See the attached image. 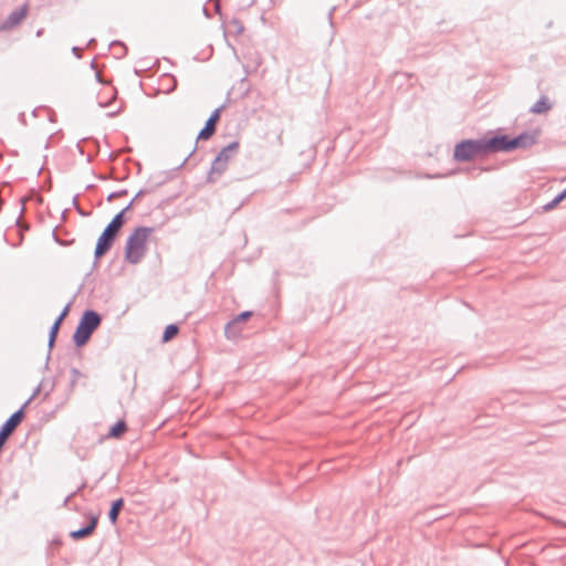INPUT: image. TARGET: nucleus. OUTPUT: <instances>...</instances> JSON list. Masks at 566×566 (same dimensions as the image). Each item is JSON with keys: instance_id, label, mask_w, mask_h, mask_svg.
Wrapping results in <instances>:
<instances>
[{"instance_id": "f257e3e1", "label": "nucleus", "mask_w": 566, "mask_h": 566, "mask_svg": "<svg viewBox=\"0 0 566 566\" xmlns=\"http://www.w3.org/2000/svg\"><path fill=\"white\" fill-rule=\"evenodd\" d=\"M495 153L493 136L490 138L462 139L454 146L453 159L458 163H467L476 157Z\"/></svg>"}, {"instance_id": "f03ea898", "label": "nucleus", "mask_w": 566, "mask_h": 566, "mask_svg": "<svg viewBox=\"0 0 566 566\" xmlns=\"http://www.w3.org/2000/svg\"><path fill=\"white\" fill-rule=\"evenodd\" d=\"M154 228L139 226L128 235L125 245V260L129 264H138L146 254L147 240Z\"/></svg>"}, {"instance_id": "7ed1b4c3", "label": "nucleus", "mask_w": 566, "mask_h": 566, "mask_svg": "<svg viewBox=\"0 0 566 566\" xmlns=\"http://www.w3.org/2000/svg\"><path fill=\"white\" fill-rule=\"evenodd\" d=\"M102 315L94 310H85L73 334L74 345L78 348L85 346L92 334L99 327Z\"/></svg>"}, {"instance_id": "20e7f679", "label": "nucleus", "mask_w": 566, "mask_h": 566, "mask_svg": "<svg viewBox=\"0 0 566 566\" xmlns=\"http://www.w3.org/2000/svg\"><path fill=\"white\" fill-rule=\"evenodd\" d=\"M537 136L536 132H523L515 137H510L505 134L494 135L493 139L496 153H510L515 149H527L532 147L536 144Z\"/></svg>"}, {"instance_id": "39448f33", "label": "nucleus", "mask_w": 566, "mask_h": 566, "mask_svg": "<svg viewBox=\"0 0 566 566\" xmlns=\"http://www.w3.org/2000/svg\"><path fill=\"white\" fill-rule=\"evenodd\" d=\"M239 147V142H232L219 151L208 172V182H214L227 170L229 160L238 153Z\"/></svg>"}, {"instance_id": "423d86ee", "label": "nucleus", "mask_w": 566, "mask_h": 566, "mask_svg": "<svg viewBox=\"0 0 566 566\" xmlns=\"http://www.w3.org/2000/svg\"><path fill=\"white\" fill-rule=\"evenodd\" d=\"M224 107V105H221L210 114L209 118L205 123V126L200 129L197 136V140H208L214 135L217 125L220 120V116Z\"/></svg>"}, {"instance_id": "0eeeda50", "label": "nucleus", "mask_w": 566, "mask_h": 566, "mask_svg": "<svg viewBox=\"0 0 566 566\" xmlns=\"http://www.w3.org/2000/svg\"><path fill=\"white\" fill-rule=\"evenodd\" d=\"M70 308H71V303H67L64 306V308L62 310V312L60 313V315L55 318L54 323L52 324V326L50 328L49 340H48L49 353H48L46 363H45L46 368H48V364H49V360L51 357V350L54 347V344L56 342V337H57L60 327H61L63 321L65 319V317L69 315Z\"/></svg>"}, {"instance_id": "6e6552de", "label": "nucleus", "mask_w": 566, "mask_h": 566, "mask_svg": "<svg viewBox=\"0 0 566 566\" xmlns=\"http://www.w3.org/2000/svg\"><path fill=\"white\" fill-rule=\"evenodd\" d=\"M116 239L117 238H115L114 235H112L109 233H106L105 231H103L101 233V235L97 239L95 250H94V258H95L94 263H93L94 268L97 265V261L112 249Z\"/></svg>"}, {"instance_id": "1a4fd4ad", "label": "nucleus", "mask_w": 566, "mask_h": 566, "mask_svg": "<svg viewBox=\"0 0 566 566\" xmlns=\"http://www.w3.org/2000/svg\"><path fill=\"white\" fill-rule=\"evenodd\" d=\"M28 14V4L13 10L8 18L0 23V31L11 30L19 25Z\"/></svg>"}, {"instance_id": "9d476101", "label": "nucleus", "mask_w": 566, "mask_h": 566, "mask_svg": "<svg viewBox=\"0 0 566 566\" xmlns=\"http://www.w3.org/2000/svg\"><path fill=\"white\" fill-rule=\"evenodd\" d=\"M125 505L124 499L119 497L111 503V507L108 511V518L112 524H116L118 521V516L120 511Z\"/></svg>"}, {"instance_id": "9b49d317", "label": "nucleus", "mask_w": 566, "mask_h": 566, "mask_svg": "<svg viewBox=\"0 0 566 566\" xmlns=\"http://www.w3.org/2000/svg\"><path fill=\"white\" fill-rule=\"evenodd\" d=\"M127 429L128 427L126 421L120 419L109 428L108 437L118 439L127 431Z\"/></svg>"}, {"instance_id": "f8f14e48", "label": "nucleus", "mask_w": 566, "mask_h": 566, "mask_svg": "<svg viewBox=\"0 0 566 566\" xmlns=\"http://www.w3.org/2000/svg\"><path fill=\"white\" fill-rule=\"evenodd\" d=\"M552 107L546 96H542L532 107L531 112L534 114H543Z\"/></svg>"}, {"instance_id": "ddd939ff", "label": "nucleus", "mask_w": 566, "mask_h": 566, "mask_svg": "<svg viewBox=\"0 0 566 566\" xmlns=\"http://www.w3.org/2000/svg\"><path fill=\"white\" fill-rule=\"evenodd\" d=\"M241 334V328L238 323L232 324V319L224 326V335L228 339H234Z\"/></svg>"}, {"instance_id": "4468645a", "label": "nucleus", "mask_w": 566, "mask_h": 566, "mask_svg": "<svg viewBox=\"0 0 566 566\" xmlns=\"http://www.w3.org/2000/svg\"><path fill=\"white\" fill-rule=\"evenodd\" d=\"M151 182L153 180H148L146 186L135 195L133 200L136 201L138 198L143 197L144 195L154 192L158 187L161 186V181H156L154 184Z\"/></svg>"}, {"instance_id": "2eb2a0df", "label": "nucleus", "mask_w": 566, "mask_h": 566, "mask_svg": "<svg viewBox=\"0 0 566 566\" xmlns=\"http://www.w3.org/2000/svg\"><path fill=\"white\" fill-rule=\"evenodd\" d=\"M179 333V327L177 324H169L165 327L161 340L163 343L170 342L177 334Z\"/></svg>"}, {"instance_id": "dca6fc26", "label": "nucleus", "mask_w": 566, "mask_h": 566, "mask_svg": "<svg viewBox=\"0 0 566 566\" xmlns=\"http://www.w3.org/2000/svg\"><path fill=\"white\" fill-rule=\"evenodd\" d=\"M566 199V188L560 191L558 195H556L554 197L553 200H551L549 202H547L544 207H543V210L544 211H551L553 210L554 208H556L562 201H564Z\"/></svg>"}, {"instance_id": "f3484780", "label": "nucleus", "mask_w": 566, "mask_h": 566, "mask_svg": "<svg viewBox=\"0 0 566 566\" xmlns=\"http://www.w3.org/2000/svg\"><path fill=\"white\" fill-rule=\"evenodd\" d=\"M92 535V532L86 526L70 532V537L74 541H81Z\"/></svg>"}, {"instance_id": "a211bd4d", "label": "nucleus", "mask_w": 566, "mask_h": 566, "mask_svg": "<svg viewBox=\"0 0 566 566\" xmlns=\"http://www.w3.org/2000/svg\"><path fill=\"white\" fill-rule=\"evenodd\" d=\"M109 46L115 50L116 48H119V50L115 51V56L116 57H123L126 53H127V48L126 45L120 42V41H113Z\"/></svg>"}, {"instance_id": "6ab92c4d", "label": "nucleus", "mask_w": 566, "mask_h": 566, "mask_svg": "<svg viewBox=\"0 0 566 566\" xmlns=\"http://www.w3.org/2000/svg\"><path fill=\"white\" fill-rule=\"evenodd\" d=\"M252 315L253 312L251 311L241 312L232 319V324L238 323L240 325L241 323L249 321L252 317Z\"/></svg>"}, {"instance_id": "aec40b11", "label": "nucleus", "mask_w": 566, "mask_h": 566, "mask_svg": "<svg viewBox=\"0 0 566 566\" xmlns=\"http://www.w3.org/2000/svg\"><path fill=\"white\" fill-rule=\"evenodd\" d=\"M111 221L122 229L126 222L125 210H120L118 213H116Z\"/></svg>"}, {"instance_id": "412c9836", "label": "nucleus", "mask_w": 566, "mask_h": 566, "mask_svg": "<svg viewBox=\"0 0 566 566\" xmlns=\"http://www.w3.org/2000/svg\"><path fill=\"white\" fill-rule=\"evenodd\" d=\"M88 517V523L85 525L87 528H90V531L92 532V534L94 533V531L96 530V526L98 524V515L97 514H94V513H90L87 515Z\"/></svg>"}, {"instance_id": "4be33fe9", "label": "nucleus", "mask_w": 566, "mask_h": 566, "mask_svg": "<svg viewBox=\"0 0 566 566\" xmlns=\"http://www.w3.org/2000/svg\"><path fill=\"white\" fill-rule=\"evenodd\" d=\"M70 373H71L70 386H71V388H74V386H75V384H76L77 379H78L80 377H82L83 375H82V373H81L77 368H75V367H72V368H71V370H70Z\"/></svg>"}, {"instance_id": "5701e85b", "label": "nucleus", "mask_w": 566, "mask_h": 566, "mask_svg": "<svg viewBox=\"0 0 566 566\" xmlns=\"http://www.w3.org/2000/svg\"><path fill=\"white\" fill-rule=\"evenodd\" d=\"M105 231L106 233H109L112 235H114L115 238L118 237L119 232H120V228H118L116 224H114L112 221L105 227V229L103 230Z\"/></svg>"}, {"instance_id": "b1692460", "label": "nucleus", "mask_w": 566, "mask_h": 566, "mask_svg": "<svg viewBox=\"0 0 566 566\" xmlns=\"http://www.w3.org/2000/svg\"><path fill=\"white\" fill-rule=\"evenodd\" d=\"M148 180H153L151 184L156 181H161V185H164L168 180V176L165 172H159L157 175L151 176Z\"/></svg>"}, {"instance_id": "393cba45", "label": "nucleus", "mask_w": 566, "mask_h": 566, "mask_svg": "<svg viewBox=\"0 0 566 566\" xmlns=\"http://www.w3.org/2000/svg\"><path fill=\"white\" fill-rule=\"evenodd\" d=\"M127 195V190L126 189H123V190H118V191H114L112 193L108 195L107 197V201H113L115 200L116 198L118 197H123V196H126Z\"/></svg>"}, {"instance_id": "a878e982", "label": "nucleus", "mask_w": 566, "mask_h": 566, "mask_svg": "<svg viewBox=\"0 0 566 566\" xmlns=\"http://www.w3.org/2000/svg\"><path fill=\"white\" fill-rule=\"evenodd\" d=\"M85 484H82L76 491L72 492L71 494H69L64 501H63V506L64 507H70L69 504H70V501L72 497H74L83 488H84Z\"/></svg>"}, {"instance_id": "bb28decb", "label": "nucleus", "mask_w": 566, "mask_h": 566, "mask_svg": "<svg viewBox=\"0 0 566 566\" xmlns=\"http://www.w3.org/2000/svg\"><path fill=\"white\" fill-rule=\"evenodd\" d=\"M230 24L234 27V30L238 34L242 33L244 30L242 22L238 19H233Z\"/></svg>"}, {"instance_id": "cd10ccee", "label": "nucleus", "mask_w": 566, "mask_h": 566, "mask_svg": "<svg viewBox=\"0 0 566 566\" xmlns=\"http://www.w3.org/2000/svg\"><path fill=\"white\" fill-rule=\"evenodd\" d=\"M82 52H83V49L80 48V46H73L72 48V53L77 57V59H81L82 57Z\"/></svg>"}, {"instance_id": "c85d7f7f", "label": "nucleus", "mask_w": 566, "mask_h": 566, "mask_svg": "<svg viewBox=\"0 0 566 566\" xmlns=\"http://www.w3.org/2000/svg\"><path fill=\"white\" fill-rule=\"evenodd\" d=\"M210 1L214 3V11L217 13H220V11H221L220 0H210Z\"/></svg>"}, {"instance_id": "c756f323", "label": "nucleus", "mask_w": 566, "mask_h": 566, "mask_svg": "<svg viewBox=\"0 0 566 566\" xmlns=\"http://www.w3.org/2000/svg\"><path fill=\"white\" fill-rule=\"evenodd\" d=\"M95 44H96V40L94 38H92L91 40H88L86 46L88 49H93L95 46Z\"/></svg>"}, {"instance_id": "7c9ffc66", "label": "nucleus", "mask_w": 566, "mask_h": 566, "mask_svg": "<svg viewBox=\"0 0 566 566\" xmlns=\"http://www.w3.org/2000/svg\"><path fill=\"white\" fill-rule=\"evenodd\" d=\"M196 148L192 149V151L188 155V157H186L182 163L177 167V169L181 168L186 163L187 160L189 159V157L193 154Z\"/></svg>"}, {"instance_id": "2f4dec72", "label": "nucleus", "mask_w": 566, "mask_h": 566, "mask_svg": "<svg viewBox=\"0 0 566 566\" xmlns=\"http://www.w3.org/2000/svg\"><path fill=\"white\" fill-rule=\"evenodd\" d=\"M40 390H41V386H38L35 388V390L33 391L32 396L29 398L30 401L40 392Z\"/></svg>"}, {"instance_id": "473e14b6", "label": "nucleus", "mask_w": 566, "mask_h": 566, "mask_svg": "<svg viewBox=\"0 0 566 566\" xmlns=\"http://www.w3.org/2000/svg\"><path fill=\"white\" fill-rule=\"evenodd\" d=\"M134 202L135 201L132 200L129 203H127V206L123 209V210H125V213L133 208Z\"/></svg>"}, {"instance_id": "72a5a7b5", "label": "nucleus", "mask_w": 566, "mask_h": 566, "mask_svg": "<svg viewBox=\"0 0 566 566\" xmlns=\"http://www.w3.org/2000/svg\"><path fill=\"white\" fill-rule=\"evenodd\" d=\"M335 8L331 9L329 12H328V20L332 22V15H333V12H334Z\"/></svg>"}, {"instance_id": "f704fd0d", "label": "nucleus", "mask_w": 566, "mask_h": 566, "mask_svg": "<svg viewBox=\"0 0 566 566\" xmlns=\"http://www.w3.org/2000/svg\"><path fill=\"white\" fill-rule=\"evenodd\" d=\"M203 13L206 14V17L210 18V14L208 13V10L206 7L203 8Z\"/></svg>"}, {"instance_id": "c9c22d12", "label": "nucleus", "mask_w": 566, "mask_h": 566, "mask_svg": "<svg viewBox=\"0 0 566 566\" xmlns=\"http://www.w3.org/2000/svg\"><path fill=\"white\" fill-rule=\"evenodd\" d=\"M42 33H43V30H42V29H40V30H38L36 35H38V36H41V35H42Z\"/></svg>"}, {"instance_id": "e433bc0d", "label": "nucleus", "mask_w": 566, "mask_h": 566, "mask_svg": "<svg viewBox=\"0 0 566 566\" xmlns=\"http://www.w3.org/2000/svg\"><path fill=\"white\" fill-rule=\"evenodd\" d=\"M96 80H97L98 82H102V80H101V75H99L98 73H96Z\"/></svg>"}, {"instance_id": "4c0bfd02", "label": "nucleus", "mask_w": 566, "mask_h": 566, "mask_svg": "<svg viewBox=\"0 0 566 566\" xmlns=\"http://www.w3.org/2000/svg\"><path fill=\"white\" fill-rule=\"evenodd\" d=\"M92 69H95V61L93 60L91 63Z\"/></svg>"}]
</instances>
